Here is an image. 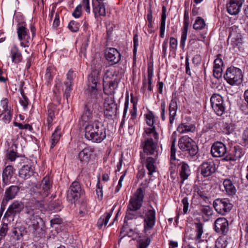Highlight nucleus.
Wrapping results in <instances>:
<instances>
[{"instance_id": "obj_38", "label": "nucleus", "mask_w": 248, "mask_h": 248, "mask_svg": "<svg viewBox=\"0 0 248 248\" xmlns=\"http://www.w3.org/2000/svg\"><path fill=\"white\" fill-rule=\"evenodd\" d=\"M61 136V128L58 127L51 136V148H53L55 144L58 142Z\"/></svg>"}, {"instance_id": "obj_4", "label": "nucleus", "mask_w": 248, "mask_h": 248, "mask_svg": "<svg viewBox=\"0 0 248 248\" xmlns=\"http://www.w3.org/2000/svg\"><path fill=\"white\" fill-rule=\"evenodd\" d=\"M26 213L28 216L27 219L29 220L28 222L29 231L33 233L41 231L45 226L44 222L39 216L35 214L34 209L27 206Z\"/></svg>"}, {"instance_id": "obj_56", "label": "nucleus", "mask_w": 248, "mask_h": 248, "mask_svg": "<svg viewBox=\"0 0 248 248\" xmlns=\"http://www.w3.org/2000/svg\"><path fill=\"white\" fill-rule=\"evenodd\" d=\"M3 116L2 120L5 123H9L11 120L12 115L10 111L5 112V113H2L0 115V117Z\"/></svg>"}, {"instance_id": "obj_51", "label": "nucleus", "mask_w": 248, "mask_h": 248, "mask_svg": "<svg viewBox=\"0 0 248 248\" xmlns=\"http://www.w3.org/2000/svg\"><path fill=\"white\" fill-rule=\"evenodd\" d=\"M22 98L20 99V103L23 107L24 109L27 108L28 105V99L27 97L25 95L23 92H21Z\"/></svg>"}, {"instance_id": "obj_33", "label": "nucleus", "mask_w": 248, "mask_h": 248, "mask_svg": "<svg viewBox=\"0 0 248 248\" xmlns=\"http://www.w3.org/2000/svg\"><path fill=\"white\" fill-rule=\"evenodd\" d=\"M155 161L156 159L152 157H148L146 158V167L149 171L148 174L149 175H152L153 173L155 171Z\"/></svg>"}, {"instance_id": "obj_29", "label": "nucleus", "mask_w": 248, "mask_h": 248, "mask_svg": "<svg viewBox=\"0 0 248 248\" xmlns=\"http://www.w3.org/2000/svg\"><path fill=\"white\" fill-rule=\"evenodd\" d=\"M116 205H114L111 208L110 212L109 213H106L105 214L101 216L98 219L97 222V226L99 229H101L103 225L106 226L110 217L111 216L112 212L114 210Z\"/></svg>"}, {"instance_id": "obj_27", "label": "nucleus", "mask_w": 248, "mask_h": 248, "mask_svg": "<svg viewBox=\"0 0 248 248\" xmlns=\"http://www.w3.org/2000/svg\"><path fill=\"white\" fill-rule=\"evenodd\" d=\"M92 149L89 147L84 148L78 155V157L81 162L83 164L87 163L90 159Z\"/></svg>"}, {"instance_id": "obj_45", "label": "nucleus", "mask_w": 248, "mask_h": 248, "mask_svg": "<svg viewBox=\"0 0 248 248\" xmlns=\"http://www.w3.org/2000/svg\"><path fill=\"white\" fill-rule=\"evenodd\" d=\"M79 28V23L74 20H71L68 24L69 29L73 32H77L78 31Z\"/></svg>"}, {"instance_id": "obj_58", "label": "nucleus", "mask_w": 248, "mask_h": 248, "mask_svg": "<svg viewBox=\"0 0 248 248\" xmlns=\"http://www.w3.org/2000/svg\"><path fill=\"white\" fill-rule=\"evenodd\" d=\"M128 101H126L125 102V103H124V110L123 118L122 121V122L121 123V124H120V128H122L124 124V118L125 117L126 113H127V110H128Z\"/></svg>"}, {"instance_id": "obj_48", "label": "nucleus", "mask_w": 248, "mask_h": 248, "mask_svg": "<svg viewBox=\"0 0 248 248\" xmlns=\"http://www.w3.org/2000/svg\"><path fill=\"white\" fill-rule=\"evenodd\" d=\"M89 41V38L88 37L86 39V42L82 44L80 51L79 52V55L81 57L83 56L84 57H86V48L88 46V42Z\"/></svg>"}, {"instance_id": "obj_9", "label": "nucleus", "mask_w": 248, "mask_h": 248, "mask_svg": "<svg viewBox=\"0 0 248 248\" xmlns=\"http://www.w3.org/2000/svg\"><path fill=\"white\" fill-rule=\"evenodd\" d=\"M109 72L106 73L103 78V88L106 93L112 94L118 87V80L117 76L112 75L111 78L109 77Z\"/></svg>"}, {"instance_id": "obj_17", "label": "nucleus", "mask_w": 248, "mask_h": 248, "mask_svg": "<svg viewBox=\"0 0 248 248\" xmlns=\"http://www.w3.org/2000/svg\"><path fill=\"white\" fill-rule=\"evenodd\" d=\"M106 59L113 65L118 63L121 60V55L119 52L114 48H108L105 52Z\"/></svg>"}, {"instance_id": "obj_25", "label": "nucleus", "mask_w": 248, "mask_h": 248, "mask_svg": "<svg viewBox=\"0 0 248 248\" xmlns=\"http://www.w3.org/2000/svg\"><path fill=\"white\" fill-rule=\"evenodd\" d=\"M177 103L175 99H172L169 106V122L172 125L175 119L177 110Z\"/></svg>"}, {"instance_id": "obj_20", "label": "nucleus", "mask_w": 248, "mask_h": 248, "mask_svg": "<svg viewBox=\"0 0 248 248\" xmlns=\"http://www.w3.org/2000/svg\"><path fill=\"white\" fill-rule=\"evenodd\" d=\"M103 0H92L93 12L95 17L97 16V14L100 16H106V7Z\"/></svg>"}, {"instance_id": "obj_42", "label": "nucleus", "mask_w": 248, "mask_h": 248, "mask_svg": "<svg viewBox=\"0 0 248 248\" xmlns=\"http://www.w3.org/2000/svg\"><path fill=\"white\" fill-rule=\"evenodd\" d=\"M234 129L233 125L231 123H223L222 124V131L225 134H229Z\"/></svg>"}, {"instance_id": "obj_60", "label": "nucleus", "mask_w": 248, "mask_h": 248, "mask_svg": "<svg viewBox=\"0 0 248 248\" xmlns=\"http://www.w3.org/2000/svg\"><path fill=\"white\" fill-rule=\"evenodd\" d=\"M165 108H166L165 102L164 100H162L161 103V117L162 120L163 121H165L166 119V117L165 116Z\"/></svg>"}, {"instance_id": "obj_8", "label": "nucleus", "mask_w": 248, "mask_h": 248, "mask_svg": "<svg viewBox=\"0 0 248 248\" xmlns=\"http://www.w3.org/2000/svg\"><path fill=\"white\" fill-rule=\"evenodd\" d=\"M213 205L215 210L222 215H225L232 207V204L226 198L216 199L213 202Z\"/></svg>"}, {"instance_id": "obj_59", "label": "nucleus", "mask_w": 248, "mask_h": 248, "mask_svg": "<svg viewBox=\"0 0 248 248\" xmlns=\"http://www.w3.org/2000/svg\"><path fill=\"white\" fill-rule=\"evenodd\" d=\"M81 14V6L78 5L72 13V15L76 18L80 17Z\"/></svg>"}, {"instance_id": "obj_36", "label": "nucleus", "mask_w": 248, "mask_h": 248, "mask_svg": "<svg viewBox=\"0 0 248 248\" xmlns=\"http://www.w3.org/2000/svg\"><path fill=\"white\" fill-rule=\"evenodd\" d=\"M13 167L11 166H7L3 170L2 181L4 183H7L8 178L13 176Z\"/></svg>"}, {"instance_id": "obj_26", "label": "nucleus", "mask_w": 248, "mask_h": 248, "mask_svg": "<svg viewBox=\"0 0 248 248\" xmlns=\"http://www.w3.org/2000/svg\"><path fill=\"white\" fill-rule=\"evenodd\" d=\"M180 170V175L181 178V183H183L184 181L186 180L190 174V169L187 164L182 162L181 164Z\"/></svg>"}, {"instance_id": "obj_34", "label": "nucleus", "mask_w": 248, "mask_h": 248, "mask_svg": "<svg viewBox=\"0 0 248 248\" xmlns=\"http://www.w3.org/2000/svg\"><path fill=\"white\" fill-rule=\"evenodd\" d=\"M11 55L13 62L17 63L21 61L22 56L16 46H15L11 48Z\"/></svg>"}, {"instance_id": "obj_19", "label": "nucleus", "mask_w": 248, "mask_h": 248, "mask_svg": "<svg viewBox=\"0 0 248 248\" xmlns=\"http://www.w3.org/2000/svg\"><path fill=\"white\" fill-rule=\"evenodd\" d=\"M20 189V187L17 186H11L7 188L5 191L3 199V203H7L9 201L14 199Z\"/></svg>"}, {"instance_id": "obj_62", "label": "nucleus", "mask_w": 248, "mask_h": 248, "mask_svg": "<svg viewBox=\"0 0 248 248\" xmlns=\"http://www.w3.org/2000/svg\"><path fill=\"white\" fill-rule=\"evenodd\" d=\"M214 63V67L222 68L223 65V62L222 59L219 58H217L215 60Z\"/></svg>"}, {"instance_id": "obj_47", "label": "nucleus", "mask_w": 248, "mask_h": 248, "mask_svg": "<svg viewBox=\"0 0 248 248\" xmlns=\"http://www.w3.org/2000/svg\"><path fill=\"white\" fill-rule=\"evenodd\" d=\"M226 246V241L221 238H218L216 241L215 248H225Z\"/></svg>"}, {"instance_id": "obj_55", "label": "nucleus", "mask_w": 248, "mask_h": 248, "mask_svg": "<svg viewBox=\"0 0 248 248\" xmlns=\"http://www.w3.org/2000/svg\"><path fill=\"white\" fill-rule=\"evenodd\" d=\"M49 207L51 210H53L56 211H60L61 210L60 202L59 201H55L53 202L50 203L49 204Z\"/></svg>"}, {"instance_id": "obj_14", "label": "nucleus", "mask_w": 248, "mask_h": 248, "mask_svg": "<svg viewBox=\"0 0 248 248\" xmlns=\"http://www.w3.org/2000/svg\"><path fill=\"white\" fill-rule=\"evenodd\" d=\"M214 229L216 232L226 235L229 230L228 220L224 217L218 218L215 221Z\"/></svg>"}, {"instance_id": "obj_22", "label": "nucleus", "mask_w": 248, "mask_h": 248, "mask_svg": "<svg viewBox=\"0 0 248 248\" xmlns=\"http://www.w3.org/2000/svg\"><path fill=\"white\" fill-rule=\"evenodd\" d=\"M242 3L241 0H230V2L227 4L228 12L232 15L238 14Z\"/></svg>"}, {"instance_id": "obj_18", "label": "nucleus", "mask_w": 248, "mask_h": 248, "mask_svg": "<svg viewBox=\"0 0 248 248\" xmlns=\"http://www.w3.org/2000/svg\"><path fill=\"white\" fill-rule=\"evenodd\" d=\"M24 208V204L21 201H15L8 207L5 216H15L20 213Z\"/></svg>"}, {"instance_id": "obj_16", "label": "nucleus", "mask_w": 248, "mask_h": 248, "mask_svg": "<svg viewBox=\"0 0 248 248\" xmlns=\"http://www.w3.org/2000/svg\"><path fill=\"white\" fill-rule=\"evenodd\" d=\"M226 153L227 148L226 145L221 142H216L211 147V153L214 157H222Z\"/></svg>"}, {"instance_id": "obj_5", "label": "nucleus", "mask_w": 248, "mask_h": 248, "mask_svg": "<svg viewBox=\"0 0 248 248\" xmlns=\"http://www.w3.org/2000/svg\"><path fill=\"white\" fill-rule=\"evenodd\" d=\"M52 186L49 176H46L42 180L41 185H37L32 188L34 198L41 200L48 196Z\"/></svg>"}, {"instance_id": "obj_21", "label": "nucleus", "mask_w": 248, "mask_h": 248, "mask_svg": "<svg viewBox=\"0 0 248 248\" xmlns=\"http://www.w3.org/2000/svg\"><path fill=\"white\" fill-rule=\"evenodd\" d=\"M155 222V211L154 209L148 210L144 217V227L145 229L152 228Z\"/></svg>"}, {"instance_id": "obj_37", "label": "nucleus", "mask_w": 248, "mask_h": 248, "mask_svg": "<svg viewBox=\"0 0 248 248\" xmlns=\"http://www.w3.org/2000/svg\"><path fill=\"white\" fill-rule=\"evenodd\" d=\"M195 231L196 234L195 236V240L198 242H200L202 241L201 237L203 232V225L201 222L195 223Z\"/></svg>"}, {"instance_id": "obj_32", "label": "nucleus", "mask_w": 248, "mask_h": 248, "mask_svg": "<svg viewBox=\"0 0 248 248\" xmlns=\"http://www.w3.org/2000/svg\"><path fill=\"white\" fill-rule=\"evenodd\" d=\"M166 8L163 6L162 9V15L161 19V24L160 27V36L161 38H164L165 31V23L166 19Z\"/></svg>"}, {"instance_id": "obj_10", "label": "nucleus", "mask_w": 248, "mask_h": 248, "mask_svg": "<svg viewBox=\"0 0 248 248\" xmlns=\"http://www.w3.org/2000/svg\"><path fill=\"white\" fill-rule=\"evenodd\" d=\"M144 194L141 188H139L131 198L128 207L130 210H138L142 204Z\"/></svg>"}, {"instance_id": "obj_43", "label": "nucleus", "mask_w": 248, "mask_h": 248, "mask_svg": "<svg viewBox=\"0 0 248 248\" xmlns=\"http://www.w3.org/2000/svg\"><path fill=\"white\" fill-rule=\"evenodd\" d=\"M151 243V239L149 237L141 239L139 241L138 248H147Z\"/></svg>"}, {"instance_id": "obj_46", "label": "nucleus", "mask_w": 248, "mask_h": 248, "mask_svg": "<svg viewBox=\"0 0 248 248\" xmlns=\"http://www.w3.org/2000/svg\"><path fill=\"white\" fill-rule=\"evenodd\" d=\"M146 123L149 126H150L152 127H155L153 126L154 123V116L153 113L150 111L148 113H147L146 115Z\"/></svg>"}, {"instance_id": "obj_13", "label": "nucleus", "mask_w": 248, "mask_h": 248, "mask_svg": "<svg viewBox=\"0 0 248 248\" xmlns=\"http://www.w3.org/2000/svg\"><path fill=\"white\" fill-rule=\"evenodd\" d=\"M104 113L105 115L112 116L116 115L117 106L112 97H108L105 99L104 103Z\"/></svg>"}, {"instance_id": "obj_12", "label": "nucleus", "mask_w": 248, "mask_h": 248, "mask_svg": "<svg viewBox=\"0 0 248 248\" xmlns=\"http://www.w3.org/2000/svg\"><path fill=\"white\" fill-rule=\"evenodd\" d=\"M82 193V190L79 183L75 181L71 184L67 191V198L71 202H75L79 199Z\"/></svg>"}, {"instance_id": "obj_54", "label": "nucleus", "mask_w": 248, "mask_h": 248, "mask_svg": "<svg viewBox=\"0 0 248 248\" xmlns=\"http://www.w3.org/2000/svg\"><path fill=\"white\" fill-rule=\"evenodd\" d=\"M64 84L66 86V89L64 92V96H65L66 98L68 99V98L70 96V92L72 90V86L73 84H71V83L64 82Z\"/></svg>"}, {"instance_id": "obj_41", "label": "nucleus", "mask_w": 248, "mask_h": 248, "mask_svg": "<svg viewBox=\"0 0 248 248\" xmlns=\"http://www.w3.org/2000/svg\"><path fill=\"white\" fill-rule=\"evenodd\" d=\"M178 131L181 133L193 132L195 130V126L192 125H186L185 124H181L177 128Z\"/></svg>"}, {"instance_id": "obj_44", "label": "nucleus", "mask_w": 248, "mask_h": 248, "mask_svg": "<svg viewBox=\"0 0 248 248\" xmlns=\"http://www.w3.org/2000/svg\"><path fill=\"white\" fill-rule=\"evenodd\" d=\"M188 28L183 27V31L181 37L180 46L184 48L185 45V42L186 39Z\"/></svg>"}, {"instance_id": "obj_64", "label": "nucleus", "mask_w": 248, "mask_h": 248, "mask_svg": "<svg viewBox=\"0 0 248 248\" xmlns=\"http://www.w3.org/2000/svg\"><path fill=\"white\" fill-rule=\"evenodd\" d=\"M243 140L245 145L248 144V127H247L243 132Z\"/></svg>"}, {"instance_id": "obj_63", "label": "nucleus", "mask_w": 248, "mask_h": 248, "mask_svg": "<svg viewBox=\"0 0 248 248\" xmlns=\"http://www.w3.org/2000/svg\"><path fill=\"white\" fill-rule=\"evenodd\" d=\"M66 78L68 81L65 82V83H71V84H73V80L74 79V75L73 71L72 70H70L68 72L66 75Z\"/></svg>"}, {"instance_id": "obj_39", "label": "nucleus", "mask_w": 248, "mask_h": 248, "mask_svg": "<svg viewBox=\"0 0 248 248\" xmlns=\"http://www.w3.org/2000/svg\"><path fill=\"white\" fill-rule=\"evenodd\" d=\"M233 152L234 158L232 159V157L228 158L226 157V160H236L237 159L240 158L244 154V152L243 151V149L239 146H235L234 147Z\"/></svg>"}, {"instance_id": "obj_61", "label": "nucleus", "mask_w": 248, "mask_h": 248, "mask_svg": "<svg viewBox=\"0 0 248 248\" xmlns=\"http://www.w3.org/2000/svg\"><path fill=\"white\" fill-rule=\"evenodd\" d=\"M170 48L173 49H176L177 46V40L175 38L171 37L170 41Z\"/></svg>"}, {"instance_id": "obj_11", "label": "nucleus", "mask_w": 248, "mask_h": 248, "mask_svg": "<svg viewBox=\"0 0 248 248\" xmlns=\"http://www.w3.org/2000/svg\"><path fill=\"white\" fill-rule=\"evenodd\" d=\"M212 108L218 116H221L225 111V106L222 96L218 94H214L210 98Z\"/></svg>"}, {"instance_id": "obj_50", "label": "nucleus", "mask_w": 248, "mask_h": 248, "mask_svg": "<svg viewBox=\"0 0 248 248\" xmlns=\"http://www.w3.org/2000/svg\"><path fill=\"white\" fill-rule=\"evenodd\" d=\"M47 124L48 126L51 125V123L53 121V118L54 117V111L51 108H48L47 109Z\"/></svg>"}, {"instance_id": "obj_6", "label": "nucleus", "mask_w": 248, "mask_h": 248, "mask_svg": "<svg viewBox=\"0 0 248 248\" xmlns=\"http://www.w3.org/2000/svg\"><path fill=\"white\" fill-rule=\"evenodd\" d=\"M224 78L227 82L231 85H239L243 79L241 70L234 67L227 68Z\"/></svg>"}, {"instance_id": "obj_40", "label": "nucleus", "mask_w": 248, "mask_h": 248, "mask_svg": "<svg viewBox=\"0 0 248 248\" xmlns=\"http://www.w3.org/2000/svg\"><path fill=\"white\" fill-rule=\"evenodd\" d=\"M206 26L205 22L203 18L198 16L193 24V28L196 30H201L205 28Z\"/></svg>"}, {"instance_id": "obj_52", "label": "nucleus", "mask_w": 248, "mask_h": 248, "mask_svg": "<svg viewBox=\"0 0 248 248\" xmlns=\"http://www.w3.org/2000/svg\"><path fill=\"white\" fill-rule=\"evenodd\" d=\"M185 7L186 9L185 10L184 13V27L188 28L189 26V15H188V12L187 10V7H186V4L185 3Z\"/></svg>"}, {"instance_id": "obj_53", "label": "nucleus", "mask_w": 248, "mask_h": 248, "mask_svg": "<svg viewBox=\"0 0 248 248\" xmlns=\"http://www.w3.org/2000/svg\"><path fill=\"white\" fill-rule=\"evenodd\" d=\"M222 68L218 67H214L213 76L217 79H219L222 77Z\"/></svg>"}, {"instance_id": "obj_3", "label": "nucleus", "mask_w": 248, "mask_h": 248, "mask_svg": "<svg viewBox=\"0 0 248 248\" xmlns=\"http://www.w3.org/2000/svg\"><path fill=\"white\" fill-rule=\"evenodd\" d=\"M91 73L89 75L88 78V88L87 90L91 96L95 95L97 92V84L100 79V73L102 70V65L100 63H94Z\"/></svg>"}, {"instance_id": "obj_24", "label": "nucleus", "mask_w": 248, "mask_h": 248, "mask_svg": "<svg viewBox=\"0 0 248 248\" xmlns=\"http://www.w3.org/2000/svg\"><path fill=\"white\" fill-rule=\"evenodd\" d=\"M93 105L90 103L86 104L84 112L81 117L82 121L85 123L91 121L93 118Z\"/></svg>"}, {"instance_id": "obj_7", "label": "nucleus", "mask_w": 248, "mask_h": 248, "mask_svg": "<svg viewBox=\"0 0 248 248\" xmlns=\"http://www.w3.org/2000/svg\"><path fill=\"white\" fill-rule=\"evenodd\" d=\"M178 145L183 152H187L191 156H194L198 153L197 145L192 139L187 136H183L180 138Z\"/></svg>"}, {"instance_id": "obj_28", "label": "nucleus", "mask_w": 248, "mask_h": 248, "mask_svg": "<svg viewBox=\"0 0 248 248\" xmlns=\"http://www.w3.org/2000/svg\"><path fill=\"white\" fill-rule=\"evenodd\" d=\"M34 171L31 167L28 165H24L19 170V176L27 179L33 174Z\"/></svg>"}, {"instance_id": "obj_31", "label": "nucleus", "mask_w": 248, "mask_h": 248, "mask_svg": "<svg viewBox=\"0 0 248 248\" xmlns=\"http://www.w3.org/2000/svg\"><path fill=\"white\" fill-rule=\"evenodd\" d=\"M223 185L228 195H233L236 193V189L231 180L225 179L223 182Z\"/></svg>"}, {"instance_id": "obj_2", "label": "nucleus", "mask_w": 248, "mask_h": 248, "mask_svg": "<svg viewBox=\"0 0 248 248\" xmlns=\"http://www.w3.org/2000/svg\"><path fill=\"white\" fill-rule=\"evenodd\" d=\"M84 130L85 138L93 142L100 143L106 138V128L98 121L88 123Z\"/></svg>"}, {"instance_id": "obj_30", "label": "nucleus", "mask_w": 248, "mask_h": 248, "mask_svg": "<svg viewBox=\"0 0 248 248\" xmlns=\"http://www.w3.org/2000/svg\"><path fill=\"white\" fill-rule=\"evenodd\" d=\"M28 30L23 26L18 27L17 29V34L18 39L20 40H25L27 43H29L31 40L29 36L28 35Z\"/></svg>"}, {"instance_id": "obj_23", "label": "nucleus", "mask_w": 248, "mask_h": 248, "mask_svg": "<svg viewBox=\"0 0 248 248\" xmlns=\"http://www.w3.org/2000/svg\"><path fill=\"white\" fill-rule=\"evenodd\" d=\"M199 211V214L202 217L204 221L210 220L213 215V209L209 205H200Z\"/></svg>"}, {"instance_id": "obj_1", "label": "nucleus", "mask_w": 248, "mask_h": 248, "mask_svg": "<svg viewBox=\"0 0 248 248\" xmlns=\"http://www.w3.org/2000/svg\"><path fill=\"white\" fill-rule=\"evenodd\" d=\"M143 135L144 141L141 144L144 153L140 152V156L141 162L144 161L147 155H157L158 134L154 127L145 129Z\"/></svg>"}, {"instance_id": "obj_35", "label": "nucleus", "mask_w": 248, "mask_h": 248, "mask_svg": "<svg viewBox=\"0 0 248 248\" xmlns=\"http://www.w3.org/2000/svg\"><path fill=\"white\" fill-rule=\"evenodd\" d=\"M136 210H130L127 208V212L124 218V223L127 220L136 219L138 217L143 218L144 216L140 213L136 212Z\"/></svg>"}, {"instance_id": "obj_57", "label": "nucleus", "mask_w": 248, "mask_h": 248, "mask_svg": "<svg viewBox=\"0 0 248 248\" xmlns=\"http://www.w3.org/2000/svg\"><path fill=\"white\" fill-rule=\"evenodd\" d=\"M182 202L183 205V213L184 214H186L188 210V207H189V203L188 202V198L187 197H185L183 199L182 201Z\"/></svg>"}, {"instance_id": "obj_49", "label": "nucleus", "mask_w": 248, "mask_h": 248, "mask_svg": "<svg viewBox=\"0 0 248 248\" xmlns=\"http://www.w3.org/2000/svg\"><path fill=\"white\" fill-rule=\"evenodd\" d=\"M8 229V224L7 223H3L0 229V241L5 236Z\"/></svg>"}, {"instance_id": "obj_15", "label": "nucleus", "mask_w": 248, "mask_h": 248, "mask_svg": "<svg viewBox=\"0 0 248 248\" xmlns=\"http://www.w3.org/2000/svg\"><path fill=\"white\" fill-rule=\"evenodd\" d=\"M201 174L204 177L211 175L216 170L215 163L213 161L209 160L203 162L200 167Z\"/></svg>"}]
</instances>
